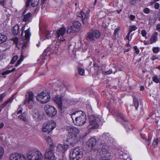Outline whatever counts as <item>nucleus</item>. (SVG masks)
Instances as JSON below:
<instances>
[{"mask_svg":"<svg viewBox=\"0 0 160 160\" xmlns=\"http://www.w3.org/2000/svg\"><path fill=\"white\" fill-rule=\"evenodd\" d=\"M71 117L74 123L78 126L82 125L86 121V115L82 111L73 112Z\"/></svg>","mask_w":160,"mask_h":160,"instance_id":"f257e3e1","label":"nucleus"},{"mask_svg":"<svg viewBox=\"0 0 160 160\" xmlns=\"http://www.w3.org/2000/svg\"><path fill=\"white\" fill-rule=\"evenodd\" d=\"M83 149L80 147H77L72 151L70 155V160H79L83 157Z\"/></svg>","mask_w":160,"mask_h":160,"instance_id":"f03ea898","label":"nucleus"},{"mask_svg":"<svg viewBox=\"0 0 160 160\" xmlns=\"http://www.w3.org/2000/svg\"><path fill=\"white\" fill-rule=\"evenodd\" d=\"M27 158L29 160H42L43 156L38 150H32L28 152Z\"/></svg>","mask_w":160,"mask_h":160,"instance_id":"7ed1b4c3","label":"nucleus"},{"mask_svg":"<svg viewBox=\"0 0 160 160\" xmlns=\"http://www.w3.org/2000/svg\"><path fill=\"white\" fill-rule=\"evenodd\" d=\"M37 100L42 103H45L48 102L50 98V93L45 90L39 93L36 97Z\"/></svg>","mask_w":160,"mask_h":160,"instance_id":"20e7f679","label":"nucleus"},{"mask_svg":"<svg viewBox=\"0 0 160 160\" xmlns=\"http://www.w3.org/2000/svg\"><path fill=\"white\" fill-rule=\"evenodd\" d=\"M56 126V122L52 120L49 121L45 122L42 125V132L49 133Z\"/></svg>","mask_w":160,"mask_h":160,"instance_id":"39448f33","label":"nucleus"},{"mask_svg":"<svg viewBox=\"0 0 160 160\" xmlns=\"http://www.w3.org/2000/svg\"><path fill=\"white\" fill-rule=\"evenodd\" d=\"M89 118L90 124L88 128L90 129L97 128L100 124V118L97 116L92 115L89 116Z\"/></svg>","mask_w":160,"mask_h":160,"instance_id":"423d86ee","label":"nucleus"},{"mask_svg":"<svg viewBox=\"0 0 160 160\" xmlns=\"http://www.w3.org/2000/svg\"><path fill=\"white\" fill-rule=\"evenodd\" d=\"M100 139L104 142L103 143L102 142V144L101 145V148L104 145L108 146V149L109 150V146L107 144L112 143L114 140L109 133H104L102 137L100 138Z\"/></svg>","mask_w":160,"mask_h":160,"instance_id":"0eeeda50","label":"nucleus"},{"mask_svg":"<svg viewBox=\"0 0 160 160\" xmlns=\"http://www.w3.org/2000/svg\"><path fill=\"white\" fill-rule=\"evenodd\" d=\"M100 33L98 30L92 31L88 32L86 37L87 39L89 41L94 42L100 36Z\"/></svg>","mask_w":160,"mask_h":160,"instance_id":"6e6552de","label":"nucleus"},{"mask_svg":"<svg viewBox=\"0 0 160 160\" xmlns=\"http://www.w3.org/2000/svg\"><path fill=\"white\" fill-rule=\"evenodd\" d=\"M53 99L54 101L58 104L60 109L62 108V104H65L69 101V99L59 95L55 96Z\"/></svg>","mask_w":160,"mask_h":160,"instance_id":"1a4fd4ad","label":"nucleus"},{"mask_svg":"<svg viewBox=\"0 0 160 160\" xmlns=\"http://www.w3.org/2000/svg\"><path fill=\"white\" fill-rule=\"evenodd\" d=\"M44 109L47 115L49 117H53L57 114V109L52 106L46 105L44 107Z\"/></svg>","mask_w":160,"mask_h":160,"instance_id":"9d476101","label":"nucleus"},{"mask_svg":"<svg viewBox=\"0 0 160 160\" xmlns=\"http://www.w3.org/2000/svg\"><path fill=\"white\" fill-rule=\"evenodd\" d=\"M60 44V43L59 42L58 44V47H57V45H56L55 46L50 45L49 47L44 50L43 53V55L45 56H49L51 53L56 54L58 51V45Z\"/></svg>","mask_w":160,"mask_h":160,"instance_id":"9b49d317","label":"nucleus"},{"mask_svg":"<svg viewBox=\"0 0 160 160\" xmlns=\"http://www.w3.org/2000/svg\"><path fill=\"white\" fill-rule=\"evenodd\" d=\"M25 26H23L22 28V33L21 37L24 40L23 42L24 44H27L29 41L30 37L31 36L30 32V28H29L27 30L24 32L25 35H24L23 32L25 30Z\"/></svg>","mask_w":160,"mask_h":160,"instance_id":"f8f14e48","label":"nucleus"},{"mask_svg":"<svg viewBox=\"0 0 160 160\" xmlns=\"http://www.w3.org/2000/svg\"><path fill=\"white\" fill-rule=\"evenodd\" d=\"M53 149L51 148H48L46 149L44 154L45 160H56Z\"/></svg>","mask_w":160,"mask_h":160,"instance_id":"ddd939ff","label":"nucleus"},{"mask_svg":"<svg viewBox=\"0 0 160 160\" xmlns=\"http://www.w3.org/2000/svg\"><path fill=\"white\" fill-rule=\"evenodd\" d=\"M101 150L103 155L102 160H110L111 153L110 150L108 149V146H103Z\"/></svg>","mask_w":160,"mask_h":160,"instance_id":"4468645a","label":"nucleus"},{"mask_svg":"<svg viewBox=\"0 0 160 160\" xmlns=\"http://www.w3.org/2000/svg\"><path fill=\"white\" fill-rule=\"evenodd\" d=\"M9 160H26V157L21 153H13L9 157Z\"/></svg>","mask_w":160,"mask_h":160,"instance_id":"2eb2a0df","label":"nucleus"},{"mask_svg":"<svg viewBox=\"0 0 160 160\" xmlns=\"http://www.w3.org/2000/svg\"><path fill=\"white\" fill-rule=\"evenodd\" d=\"M80 137L68 136L67 141L72 146H74L77 142L81 140Z\"/></svg>","mask_w":160,"mask_h":160,"instance_id":"dca6fc26","label":"nucleus"},{"mask_svg":"<svg viewBox=\"0 0 160 160\" xmlns=\"http://www.w3.org/2000/svg\"><path fill=\"white\" fill-rule=\"evenodd\" d=\"M66 31V28L64 27L60 28L57 31V35L58 40L61 41H63L65 40L63 35L65 33Z\"/></svg>","mask_w":160,"mask_h":160,"instance_id":"f3484780","label":"nucleus"},{"mask_svg":"<svg viewBox=\"0 0 160 160\" xmlns=\"http://www.w3.org/2000/svg\"><path fill=\"white\" fill-rule=\"evenodd\" d=\"M96 143V139L95 138H92L87 142V148L89 151H91L95 147Z\"/></svg>","mask_w":160,"mask_h":160,"instance_id":"a211bd4d","label":"nucleus"},{"mask_svg":"<svg viewBox=\"0 0 160 160\" xmlns=\"http://www.w3.org/2000/svg\"><path fill=\"white\" fill-rule=\"evenodd\" d=\"M67 130L70 136L79 137L77 136L79 132V130L78 128L73 127H68L67 128Z\"/></svg>","mask_w":160,"mask_h":160,"instance_id":"6ab92c4d","label":"nucleus"},{"mask_svg":"<svg viewBox=\"0 0 160 160\" xmlns=\"http://www.w3.org/2000/svg\"><path fill=\"white\" fill-rule=\"evenodd\" d=\"M112 112L114 115L116 116L118 121H119V119L120 118L122 120V122L123 121L126 124L128 123V121L122 114L119 113L117 111H116L115 110H113Z\"/></svg>","mask_w":160,"mask_h":160,"instance_id":"aec40b11","label":"nucleus"},{"mask_svg":"<svg viewBox=\"0 0 160 160\" xmlns=\"http://www.w3.org/2000/svg\"><path fill=\"white\" fill-rule=\"evenodd\" d=\"M34 96L32 92L29 91L27 93L24 101V103L29 104L33 102Z\"/></svg>","mask_w":160,"mask_h":160,"instance_id":"412c9836","label":"nucleus"},{"mask_svg":"<svg viewBox=\"0 0 160 160\" xmlns=\"http://www.w3.org/2000/svg\"><path fill=\"white\" fill-rule=\"evenodd\" d=\"M68 148V146L67 144H60L58 145L56 150L58 152L63 153L67 150Z\"/></svg>","mask_w":160,"mask_h":160,"instance_id":"4be33fe9","label":"nucleus"},{"mask_svg":"<svg viewBox=\"0 0 160 160\" xmlns=\"http://www.w3.org/2000/svg\"><path fill=\"white\" fill-rule=\"evenodd\" d=\"M40 1L41 0H27L26 3L27 7H28L30 5L34 7L37 6L39 4Z\"/></svg>","mask_w":160,"mask_h":160,"instance_id":"5701e85b","label":"nucleus"},{"mask_svg":"<svg viewBox=\"0 0 160 160\" xmlns=\"http://www.w3.org/2000/svg\"><path fill=\"white\" fill-rule=\"evenodd\" d=\"M78 16L82 18L83 22L84 24H87V19L89 17L88 13H85L83 12L82 11L78 14Z\"/></svg>","mask_w":160,"mask_h":160,"instance_id":"b1692460","label":"nucleus"},{"mask_svg":"<svg viewBox=\"0 0 160 160\" xmlns=\"http://www.w3.org/2000/svg\"><path fill=\"white\" fill-rule=\"evenodd\" d=\"M158 33L157 32H154L152 35L150 39V44H152L155 43L158 40Z\"/></svg>","mask_w":160,"mask_h":160,"instance_id":"393cba45","label":"nucleus"},{"mask_svg":"<svg viewBox=\"0 0 160 160\" xmlns=\"http://www.w3.org/2000/svg\"><path fill=\"white\" fill-rule=\"evenodd\" d=\"M32 115L33 119L36 120H39L42 118V117L40 115L39 112L37 110L33 111Z\"/></svg>","mask_w":160,"mask_h":160,"instance_id":"a878e982","label":"nucleus"},{"mask_svg":"<svg viewBox=\"0 0 160 160\" xmlns=\"http://www.w3.org/2000/svg\"><path fill=\"white\" fill-rule=\"evenodd\" d=\"M47 142L49 146V148H53L54 147L52 140L50 137L48 136L46 138Z\"/></svg>","mask_w":160,"mask_h":160,"instance_id":"bb28decb","label":"nucleus"},{"mask_svg":"<svg viewBox=\"0 0 160 160\" xmlns=\"http://www.w3.org/2000/svg\"><path fill=\"white\" fill-rule=\"evenodd\" d=\"M32 14H31L30 13H28L24 15L23 16V21L27 22V21H31V17Z\"/></svg>","mask_w":160,"mask_h":160,"instance_id":"cd10ccee","label":"nucleus"},{"mask_svg":"<svg viewBox=\"0 0 160 160\" xmlns=\"http://www.w3.org/2000/svg\"><path fill=\"white\" fill-rule=\"evenodd\" d=\"M133 104L136 109L137 110L139 106V102L137 98L135 97H134L133 98Z\"/></svg>","mask_w":160,"mask_h":160,"instance_id":"c85d7f7f","label":"nucleus"},{"mask_svg":"<svg viewBox=\"0 0 160 160\" xmlns=\"http://www.w3.org/2000/svg\"><path fill=\"white\" fill-rule=\"evenodd\" d=\"M7 39V37L5 35L0 34V44L5 42Z\"/></svg>","mask_w":160,"mask_h":160,"instance_id":"c756f323","label":"nucleus"},{"mask_svg":"<svg viewBox=\"0 0 160 160\" xmlns=\"http://www.w3.org/2000/svg\"><path fill=\"white\" fill-rule=\"evenodd\" d=\"M19 27L18 25H16L14 26L13 33L14 35H16L18 33L19 31Z\"/></svg>","mask_w":160,"mask_h":160,"instance_id":"7c9ffc66","label":"nucleus"},{"mask_svg":"<svg viewBox=\"0 0 160 160\" xmlns=\"http://www.w3.org/2000/svg\"><path fill=\"white\" fill-rule=\"evenodd\" d=\"M81 24L78 21H76L73 22V27L75 28H79Z\"/></svg>","mask_w":160,"mask_h":160,"instance_id":"2f4dec72","label":"nucleus"},{"mask_svg":"<svg viewBox=\"0 0 160 160\" xmlns=\"http://www.w3.org/2000/svg\"><path fill=\"white\" fill-rule=\"evenodd\" d=\"M19 118L21 120H23L24 121L27 122L28 121L27 118L25 115L24 113L21 114V115L18 116Z\"/></svg>","mask_w":160,"mask_h":160,"instance_id":"473e14b6","label":"nucleus"},{"mask_svg":"<svg viewBox=\"0 0 160 160\" xmlns=\"http://www.w3.org/2000/svg\"><path fill=\"white\" fill-rule=\"evenodd\" d=\"M153 81L156 83H158L160 82V79L156 75H154L152 78Z\"/></svg>","mask_w":160,"mask_h":160,"instance_id":"72a5a7b5","label":"nucleus"},{"mask_svg":"<svg viewBox=\"0 0 160 160\" xmlns=\"http://www.w3.org/2000/svg\"><path fill=\"white\" fill-rule=\"evenodd\" d=\"M77 70L78 71L79 74L80 75L82 76H83L84 75L85 70H84V69L81 68H77Z\"/></svg>","mask_w":160,"mask_h":160,"instance_id":"f704fd0d","label":"nucleus"},{"mask_svg":"<svg viewBox=\"0 0 160 160\" xmlns=\"http://www.w3.org/2000/svg\"><path fill=\"white\" fill-rule=\"evenodd\" d=\"M158 143V138H155L153 139L152 145L154 148H156L157 147Z\"/></svg>","mask_w":160,"mask_h":160,"instance_id":"c9c22d12","label":"nucleus"},{"mask_svg":"<svg viewBox=\"0 0 160 160\" xmlns=\"http://www.w3.org/2000/svg\"><path fill=\"white\" fill-rule=\"evenodd\" d=\"M4 152V148L0 146V159L2 158Z\"/></svg>","mask_w":160,"mask_h":160,"instance_id":"e433bc0d","label":"nucleus"},{"mask_svg":"<svg viewBox=\"0 0 160 160\" xmlns=\"http://www.w3.org/2000/svg\"><path fill=\"white\" fill-rule=\"evenodd\" d=\"M74 28L72 26H69L67 31V33H70L72 32H73L75 31L74 29Z\"/></svg>","mask_w":160,"mask_h":160,"instance_id":"4c0bfd02","label":"nucleus"},{"mask_svg":"<svg viewBox=\"0 0 160 160\" xmlns=\"http://www.w3.org/2000/svg\"><path fill=\"white\" fill-rule=\"evenodd\" d=\"M137 28V27L135 25L132 26L129 28V32H131L132 31H135Z\"/></svg>","mask_w":160,"mask_h":160,"instance_id":"58836bf2","label":"nucleus"},{"mask_svg":"<svg viewBox=\"0 0 160 160\" xmlns=\"http://www.w3.org/2000/svg\"><path fill=\"white\" fill-rule=\"evenodd\" d=\"M18 58V56L15 55L12 58L10 63L12 64H13Z\"/></svg>","mask_w":160,"mask_h":160,"instance_id":"ea45409f","label":"nucleus"},{"mask_svg":"<svg viewBox=\"0 0 160 160\" xmlns=\"http://www.w3.org/2000/svg\"><path fill=\"white\" fill-rule=\"evenodd\" d=\"M159 50L160 49L158 47H153L152 49L153 52L155 53H158L159 52Z\"/></svg>","mask_w":160,"mask_h":160,"instance_id":"a19ab883","label":"nucleus"},{"mask_svg":"<svg viewBox=\"0 0 160 160\" xmlns=\"http://www.w3.org/2000/svg\"><path fill=\"white\" fill-rule=\"evenodd\" d=\"M147 34V32L145 30H143L142 31L141 34L143 37H145L146 39L147 38V37L146 36Z\"/></svg>","mask_w":160,"mask_h":160,"instance_id":"79ce46f5","label":"nucleus"},{"mask_svg":"<svg viewBox=\"0 0 160 160\" xmlns=\"http://www.w3.org/2000/svg\"><path fill=\"white\" fill-rule=\"evenodd\" d=\"M143 12L145 13L148 14L150 12V10L148 8H146L143 9Z\"/></svg>","mask_w":160,"mask_h":160,"instance_id":"37998d69","label":"nucleus"},{"mask_svg":"<svg viewBox=\"0 0 160 160\" xmlns=\"http://www.w3.org/2000/svg\"><path fill=\"white\" fill-rule=\"evenodd\" d=\"M128 18L130 20L132 21L135 19V16L132 14L129 15Z\"/></svg>","mask_w":160,"mask_h":160,"instance_id":"c03bdc74","label":"nucleus"},{"mask_svg":"<svg viewBox=\"0 0 160 160\" xmlns=\"http://www.w3.org/2000/svg\"><path fill=\"white\" fill-rule=\"evenodd\" d=\"M151 140V138L150 137H149L148 139L146 141V144L148 146H149L150 144Z\"/></svg>","mask_w":160,"mask_h":160,"instance_id":"a18cd8bd","label":"nucleus"},{"mask_svg":"<svg viewBox=\"0 0 160 160\" xmlns=\"http://www.w3.org/2000/svg\"><path fill=\"white\" fill-rule=\"evenodd\" d=\"M22 112V110L21 109L19 110L17 112H15L12 114V115L17 116L18 114L21 113Z\"/></svg>","mask_w":160,"mask_h":160,"instance_id":"49530a36","label":"nucleus"},{"mask_svg":"<svg viewBox=\"0 0 160 160\" xmlns=\"http://www.w3.org/2000/svg\"><path fill=\"white\" fill-rule=\"evenodd\" d=\"M50 37V33L49 31H46L45 33V38L49 39Z\"/></svg>","mask_w":160,"mask_h":160,"instance_id":"de8ad7c7","label":"nucleus"},{"mask_svg":"<svg viewBox=\"0 0 160 160\" xmlns=\"http://www.w3.org/2000/svg\"><path fill=\"white\" fill-rule=\"evenodd\" d=\"M134 49L135 50V52L136 54H138L139 52V49L138 48L137 46H134Z\"/></svg>","mask_w":160,"mask_h":160,"instance_id":"09e8293b","label":"nucleus"},{"mask_svg":"<svg viewBox=\"0 0 160 160\" xmlns=\"http://www.w3.org/2000/svg\"><path fill=\"white\" fill-rule=\"evenodd\" d=\"M5 96V94L4 93H2L0 96V102H2L3 100V98Z\"/></svg>","mask_w":160,"mask_h":160,"instance_id":"8fccbe9b","label":"nucleus"},{"mask_svg":"<svg viewBox=\"0 0 160 160\" xmlns=\"http://www.w3.org/2000/svg\"><path fill=\"white\" fill-rule=\"evenodd\" d=\"M160 7V4L158 3H155L154 5V8L156 9H158Z\"/></svg>","mask_w":160,"mask_h":160,"instance_id":"3c124183","label":"nucleus"},{"mask_svg":"<svg viewBox=\"0 0 160 160\" xmlns=\"http://www.w3.org/2000/svg\"><path fill=\"white\" fill-rule=\"evenodd\" d=\"M130 2L132 5H135L136 3V0H130Z\"/></svg>","mask_w":160,"mask_h":160,"instance_id":"603ef678","label":"nucleus"},{"mask_svg":"<svg viewBox=\"0 0 160 160\" xmlns=\"http://www.w3.org/2000/svg\"><path fill=\"white\" fill-rule=\"evenodd\" d=\"M131 33V32H129L126 35L125 38L126 39H128L129 40V37Z\"/></svg>","mask_w":160,"mask_h":160,"instance_id":"864d4df0","label":"nucleus"},{"mask_svg":"<svg viewBox=\"0 0 160 160\" xmlns=\"http://www.w3.org/2000/svg\"><path fill=\"white\" fill-rule=\"evenodd\" d=\"M22 62V61H21L19 59L18 60L17 62V63L15 65V66L17 67Z\"/></svg>","mask_w":160,"mask_h":160,"instance_id":"5fc2aeb1","label":"nucleus"},{"mask_svg":"<svg viewBox=\"0 0 160 160\" xmlns=\"http://www.w3.org/2000/svg\"><path fill=\"white\" fill-rule=\"evenodd\" d=\"M158 57L156 55H153L151 57V59L152 60H154L158 59Z\"/></svg>","mask_w":160,"mask_h":160,"instance_id":"6e6d98bb","label":"nucleus"},{"mask_svg":"<svg viewBox=\"0 0 160 160\" xmlns=\"http://www.w3.org/2000/svg\"><path fill=\"white\" fill-rule=\"evenodd\" d=\"M156 30L159 32H160V24H158L156 27Z\"/></svg>","mask_w":160,"mask_h":160,"instance_id":"4d7b16f0","label":"nucleus"},{"mask_svg":"<svg viewBox=\"0 0 160 160\" xmlns=\"http://www.w3.org/2000/svg\"><path fill=\"white\" fill-rule=\"evenodd\" d=\"M112 72V70H109L108 71H107L105 72L106 74H109L111 73Z\"/></svg>","mask_w":160,"mask_h":160,"instance_id":"13d9d810","label":"nucleus"},{"mask_svg":"<svg viewBox=\"0 0 160 160\" xmlns=\"http://www.w3.org/2000/svg\"><path fill=\"white\" fill-rule=\"evenodd\" d=\"M85 160H94L92 157H88L86 158Z\"/></svg>","mask_w":160,"mask_h":160,"instance_id":"bf43d9fd","label":"nucleus"},{"mask_svg":"<svg viewBox=\"0 0 160 160\" xmlns=\"http://www.w3.org/2000/svg\"><path fill=\"white\" fill-rule=\"evenodd\" d=\"M23 58H24V57L23 56L22 54H21V56H20V59H19V60H20L21 61H22L23 60Z\"/></svg>","mask_w":160,"mask_h":160,"instance_id":"052dcab7","label":"nucleus"},{"mask_svg":"<svg viewBox=\"0 0 160 160\" xmlns=\"http://www.w3.org/2000/svg\"><path fill=\"white\" fill-rule=\"evenodd\" d=\"M23 58H24V57L23 56L22 54H21V56H20V59H19V60H20L21 61H22L23 60Z\"/></svg>","mask_w":160,"mask_h":160,"instance_id":"680f3d73","label":"nucleus"},{"mask_svg":"<svg viewBox=\"0 0 160 160\" xmlns=\"http://www.w3.org/2000/svg\"><path fill=\"white\" fill-rule=\"evenodd\" d=\"M4 124L3 123H1L0 124V129L2 128L4 126Z\"/></svg>","mask_w":160,"mask_h":160,"instance_id":"e2e57ef3","label":"nucleus"},{"mask_svg":"<svg viewBox=\"0 0 160 160\" xmlns=\"http://www.w3.org/2000/svg\"><path fill=\"white\" fill-rule=\"evenodd\" d=\"M156 2L155 1V0H154L152 1L151 3L152 4H154V3L155 4V3H156Z\"/></svg>","mask_w":160,"mask_h":160,"instance_id":"0e129e2a","label":"nucleus"},{"mask_svg":"<svg viewBox=\"0 0 160 160\" xmlns=\"http://www.w3.org/2000/svg\"><path fill=\"white\" fill-rule=\"evenodd\" d=\"M144 89V87L143 86H141L140 87V90L143 91Z\"/></svg>","mask_w":160,"mask_h":160,"instance_id":"69168bd1","label":"nucleus"},{"mask_svg":"<svg viewBox=\"0 0 160 160\" xmlns=\"http://www.w3.org/2000/svg\"><path fill=\"white\" fill-rule=\"evenodd\" d=\"M130 50V48L126 49L125 50L124 52H128Z\"/></svg>","mask_w":160,"mask_h":160,"instance_id":"338daca9","label":"nucleus"},{"mask_svg":"<svg viewBox=\"0 0 160 160\" xmlns=\"http://www.w3.org/2000/svg\"><path fill=\"white\" fill-rule=\"evenodd\" d=\"M126 46L127 47H131V45L129 44V42H128V43L126 44Z\"/></svg>","mask_w":160,"mask_h":160,"instance_id":"774afa93","label":"nucleus"}]
</instances>
